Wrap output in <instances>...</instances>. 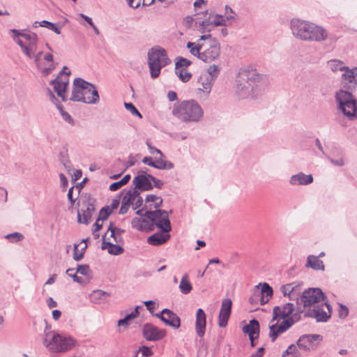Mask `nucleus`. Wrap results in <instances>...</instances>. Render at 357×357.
I'll list each match as a JSON object with an SVG mask.
<instances>
[{"label": "nucleus", "instance_id": "1", "mask_svg": "<svg viewBox=\"0 0 357 357\" xmlns=\"http://www.w3.org/2000/svg\"><path fill=\"white\" fill-rule=\"evenodd\" d=\"M25 42L20 38L15 40V43L20 47L23 54L29 59H34L38 69L43 76H47L55 69L53 55L50 53H45L43 56V52H36L38 49V37L36 33L29 31L25 36Z\"/></svg>", "mask_w": 357, "mask_h": 357}, {"label": "nucleus", "instance_id": "2", "mask_svg": "<svg viewBox=\"0 0 357 357\" xmlns=\"http://www.w3.org/2000/svg\"><path fill=\"white\" fill-rule=\"evenodd\" d=\"M266 78L255 70H241L237 76L236 95L239 99L256 98L261 94Z\"/></svg>", "mask_w": 357, "mask_h": 357}, {"label": "nucleus", "instance_id": "3", "mask_svg": "<svg viewBox=\"0 0 357 357\" xmlns=\"http://www.w3.org/2000/svg\"><path fill=\"white\" fill-rule=\"evenodd\" d=\"M292 34L301 40L322 42L328 37V33L322 26L314 23L294 19L291 21Z\"/></svg>", "mask_w": 357, "mask_h": 357}, {"label": "nucleus", "instance_id": "4", "mask_svg": "<svg viewBox=\"0 0 357 357\" xmlns=\"http://www.w3.org/2000/svg\"><path fill=\"white\" fill-rule=\"evenodd\" d=\"M44 346L51 352L63 353L77 346V341L72 336L57 333L54 331L47 333L43 338Z\"/></svg>", "mask_w": 357, "mask_h": 357}, {"label": "nucleus", "instance_id": "5", "mask_svg": "<svg viewBox=\"0 0 357 357\" xmlns=\"http://www.w3.org/2000/svg\"><path fill=\"white\" fill-rule=\"evenodd\" d=\"M172 113L183 122H198L204 115L202 107L194 100L175 104Z\"/></svg>", "mask_w": 357, "mask_h": 357}, {"label": "nucleus", "instance_id": "6", "mask_svg": "<svg viewBox=\"0 0 357 357\" xmlns=\"http://www.w3.org/2000/svg\"><path fill=\"white\" fill-rule=\"evenodd\" d=\"M124 232L123 229L110 223L107 231L102 236V250H107L109 254L112 255L122 254L124 251L122 246L123 243L122 235Z\"/></svg>", "mask_w": 357, "mask_h": 357}, {"label": "nucleus", "instance_id": "7", "mask_svg": "<svg viewBox=\"0 0 357 357\" xmlns=\"http://www.w3.org/2000/svg\"><path fill=\"white\" fill-rule=\"evenodd\" d=\"M353 91L338 89L335 93V100L337 108L349 120L357 117V100L353 95Z\"/></svg>", "mask_w": 357, "mask_h": 357}, {"label": "nucleus", "instance_id": "8", "mask_svg": "<svg viewBox=\"0 0 357 357\" xmlns=\"http://www.w3.org/2000/svg\"><path fill=\"white\" fill-rule=\"evenodd\" d=\"M147 59L151 77L153 79L157 78L161 69L171 62L166 50L160 46L151 48L148 52Z\"/></svg>", "mask_w": 357, "mask_h": 357}, {"label": "nucleus", "instance_id": "9", "mask_svg": "<svg viewBox=\"0 0 357 357\" xmlns=\"http://www.w3.org/2000/svg\"><path fill=\"white\" fill-rule=\"evenodd\" d=\"M200 40L204 41L200 60L205 63H211L218 59L220 54V45L218 41L211 34L201 36Z\"/></svg>", "mask_w": 357, "mask_h": 357}, {"label": "nucleus", "instance_id": "10", "mask_svg": "<svg viewBox=\"0 0 357 357\" xmlns=\"http://www.w3.org/2000/svg\"><path fill=\"white\" fill-rule=\"evenodd\" d=\"M302 312V309L298 307L296 309L291 303H287L282 307L276 306L273 310V318L271 322H274L278 318L282 319L283 320L294 317V319L297 321L300 317L299 313Z\"/></svg>", "mask_w": 357, "mask_h": 357}, {"label": "nucleus", "instance_id": "11", "mask_svg": "<svg viewBox=\"0 0 357 357\" xmlns=\"http://www.w3.org/2000/svg\"><path fill=\"white\" fill-rule=\"evenodd\" d=\"M89 92V82L77 77L74 79L72 86V92L70 100L75 102H87L86 96Z\"/></svg>", "mask_w": 357, "mask_h": 357}, {"label": "nucleus", "instance_id": "12", "mask_svg": "<svg viewBox=\"0 0 357 357\" xmlns=\"http://www.w3.org/2000/svg\"><path fill=\"white\" fill-rule=\"evenodd\" d=\"M324 294L319 288H312L305 290L301 296V302L303 304V307L316 306L320 303H323Z\"/></svg>", "mask_w": 357, "mask_h": 357}, {"label": "nucleus", "instance_id": "13", "mask_svg": "<svg viewBox=\"0 0 357 357\" xmlns=\"http://www.w3.org/2000/svg\"><path fill=\"white\" fill-rule=\"evenodd\" d=\"M340 89L353 91L357 86V67L349 68L342 73Z\"/></svg>", "mask_w": 357, "mask_h": 357}, {"label": "nucleus", "instance_id": "14", "mask_svg": "<svg viewBox=\"0 0 357 357\" xmlns=\"http://www.w3.org/2000/svg\"><path fill=\"white\" fill-rule=\"evenodd\" d=\"M142 333L148 341L157 342L164 338L167 335L165 329H160L153 324L146 323L143 326Z\"/></svg>", "mask_w": 357, "mask_h": 357}, {"label": "nucleus", "instance_id": "15", "mask_svg": "<svg viewBox=\"0 0 357 357\" xmlns=\"http://www.w3.org/2000/svg\"><path fill=\"white\" fill-rule=\"evenodd\" d=\"M307 316L314 318L317 322H326L331 317V305L326 303H320L308 312Z\"/></svg>", "mask_w": 357, "mask_h": 357}, {"label": "nucleus", "instance_id": "16", "mask_svg": "<svg viewBox=\"0 0 357 357\" xmlns=\"http://www.w3.org/2000/svg\"><path fill=\"white\" fill-rule=\"evenodd\" d=\"M295 322L296 320L294 319V317L283 320L279 326L278 325V321H271L269 326V336L271 338L272 342H274L280 334H282V333L286 331Z\"/></svg>", "mask_w": 357, "mask_h": 357}, {"label": "nucleus", "instance_id": "17", "mask_svg": "<svg viewBox=\"0 0 357 357\" xmlns=\"http://www.w3.org/2000/svg\"><path fill=\"white\" fill-rule=\"evenodd\" d=\"M213 81L209 78L208 74H200L197 82V96L206 98L211 91Z\"/></svg>", "mask_w": 357, "mask_h": 357}, {"label": "nucleus", "instance_id": "18", "mask_svg": "<svg viewBox=\"0 0 357 357\" xmlns=\"http://www.w3.org/2000/svg\"><path fill=\"white\" fill-rule=\"evenodd\" d=\"M232 302L230 298H225L222 301L221 308L218 315V326L224 328L227 325V322L231 314Z\"/></svg>", "mask_w": 357, "mask_h": 357}, {"label": "nucleus", "instance_id": "19", "mask_svg": "<svg viewBox=\"0 0 357 357\" xmlns=\"http://www.w3.org/2000/svg\"><path fill=\"white\" fill-rule=\"evenodd\" d=\"M149 175V174H145L144 172L143 174L134 177L132 183L135 187L132 189H136V190L138 191H146L151 190L153 188V185L151 183V178Z\"/></svg>", "mask_w": 357, "mask_h": 357}, {"label": "nucleus", "instance_id": "20", "mask_svg": "<svg viewBox=\"0 0 357 357\" xmlns=\"http://www.w3.org/2000/svg\"><path fill=\"white\" fill-rule=\"evenodd\" d=\"M50 84L54 85V91L57 93L58 96L61 98L63 101L66 100V89L69 84L68 77H64L63 79H61L59 77V76H58L54 80H52Z\"/></svg>", "mask_w": 357, "mask_h": 357}, {"label": "nucleus", "instance_id": "21", "mask_svg": "<svg viewBox=\"0 0 357 357\" xmlns=\"http://www.w3.org/2000/svg\"><path fill=\"white\" fill-rule=\"evenodd\" d=\"M321 336L317 334L303 335L298 340L296 344L299 349L308 351L314 341L321 340Z\"/></svg>", "mask_w": 357, "mask_h": 357}, {"label": "nucleus", "instance_id": "22", "mask_svg": "<svg viewBox=\"0 0 357 357\" xmlns=\"http://www.w3.org/2000/svg\"><path fill=\"white\" fill-rule=\"evenodd\" d=\"M89 218V202L85 199L79 200V208L77 211V221L79 223L88 224Z\"/></svg>", "mask_w": 357, "mask_h": 357}, {"label": "nucleus", "instance_id": "23", "mask_svg": "<svg viewBox=\"0 0 357 357\" xmlns=\"http://www.w3.org/2000/svg\"><path fill=\"white\" fill-rule=\"evenodd\" d=\"M206 316L204 311L199 308L196 312L195 330L197 335L202 337L205 334Z\"/></svg>", "mask_w": 357, "mask_h": 357}, {"label": "nucleus", "instance_id": "24", "mask_svg": "<svg viewBox=\"0 0 357 357\" xmlns=\"http://www.w3.org/2000/svg\"><path fill=\"white\" fill-rule=\"evenodd\" d=\"M163 312L166 313V315L162 318V321L175 329L180 327L181 319L176 313L166 308L163 309Z\"/></svg>", "mask_w": 357, "mask_h": 357}, {"label": "nucleus", "instance_id": "25", "mask_svg": "<svg viewBox=\"0 0 357 357\" xmlns=\"http://www.w3.org/2000/svg\"><path fill=\"white\" fill-rule=\"evenodd\" d=\"M313 182V176L312 174H305L300 172L291 176L289 183L293 185H305Z\"/></svg>", "mask_w": 357, "mask_h": 357}, {"label": "nucleus", "instance_id": "26", "mask_svg": "<svg viewBox=\"0 0 357 357\" xmlns=\"http://www.w3.org/2000/svg\"><path fill=\"white\" fill-rule=\"evenodd\" d=\"M170 238L169 234L157 232L148 238L147 242L149 245L157 246L167 242Z\"/></svg>", "mask_w": 357, "mask_h": 357}, {"label": "nucleus", "instance_id": "27", "mask_svg": "<svg viewBox=\"0 0 357 357\" xmlns=\"http://www.w3.org/2000/svg\"><path fill=\"white\" fill-rule=\"evenodd\" d=\"M257 294L258 296H260L261 304L264 305L272 297L273 289L267 283H264L261 285V290H257Z\"/></svg>", "mask_w": 357, "mask_h": 357}, {"label": "nucleus", "instance_id": "28", "mask_svg": "<svg viewBox=\"0 0 357 357\" xmlns=\"http://www.w3.org/2000/svg\"><path fill=\"white\" fill-rule=\"evenodd\" d=\"M89 238L83 239L80 243L74 244L73 259L75 261H79L82 259L86 249L87 248V241Z\"/></svg>", "mask_w": 357, "mask_h": 357}, {"label": "nucleus", "instance_id": "29", "mask_svg": "<svg viewBox=\"0 0 357 357\" xmlns=\"http://www.w3.org/2000/svg\"><path fill=\"white\" fill-rule=\"evenodd\" d=\"M243 332L249 335V337L254 336L256 335V337L259 336V321L256 319H252L249 321L248 325H245L243 327Z\"/></svg>", "mask_w": 357, "mask_h": 357}, {"label": "nucleus", "instance_id": "30", "mask_svg": "<svg viewBox=\"0 0 357 357\" xmlns=\"http://www.w3.org/2000/svg\"><path fill=\"white\" fill-rule=\"evenodd\" d=\"M306 267H310L314 270H324V265L323 261L319 259V257L314 255H309L307 258L305 264Z\"/></svg>", "mask_w": 357, "mask_h": 357}, {"label": "nucleus", "instance_id": "31", "mask_svg": "<svg viewBox=\"0 0 357 357\" xmlns=\"http://www.w3.org/2000/svg\"><path fill=\"white\" fill-rule=\"evenodd\" d=\"M204 47V41L200 40V38L197 40V43L188 42L187 43V47L189 49L190 52L200 59L202 54L201 50Z\"/></svg>", "mask_w": 357, "mask_h": 357}, {"label": "nucleus", "instance_id": "32", "mask_svg": "<svg viewBox=\"0 0 357 357\" xmlns=\"http://www.w3.org/2000/svg\"><path fill=\"white\" fill-rule=\"evenodd\" d=\"M109 296V294L106 291L95 290L91 293V301L96 303H102L107 301Z\"/></svg>", "mask_w": 357, "mask_h": 357}, {"label": "nucleus", "instance_id": "33", "mask_svg": "<svg viewBox=\"0 0 357 357\" xmlns=\"http://www.w3.org/2000/svg\"><path fill=\"white\" fill-rule=\"evenodd\" d=\"M120 203V197L112 199L110 206H105L100 210V215L103 218H107L114 209H116Z\"/></svg>", "mask_w": 357, "mask_h": 357}, {"label": "nucleus", "instance_id": "34", "mask_svg": "<svg viewBox=\"0 0 357 357\" xmlns=\"http://www.w3.org/2000/svg\"><path fill=\"white\" fill-rule=\"evenodd\" d=\"M328 66L334 73H337L339 72L343 73L346 69L348 68L343 61L337 59L328 61Z\"/></svg>", "mask_w": 357, "mask_h": 357}, {"label": "nucleus", "instance_id": "35", "mask_svg": "<svg viewBox=\"0 0 357 357\" xmlns=\"http://www.w3.org/2000/svg\"><path fill=\"white\" fill-rule=\"evenodd\" d=\"M167 213V211L163 210H155L154 211H146L144 215L156 225L157 222L162 219V218L165 217L164 215Z\"/></svg>", "mask_w": 357, "mask_h": 357}, {"label": "nucleus", "instance_id": "36", "mask_svg": "<svg viewBox=\"0 0 357 357\" xmlns=\"http://www.w3.org/2000/svg\"><path fill=\"white\" fill-rule=\"evenodd\" d=\"M38 26L46 27L53 31L56 34L61 33V28L59 26H58L56 24L50 22L47 20H43L41 22H34L33 24V28H37Z\"/></svg>", "mask_w": 357, "mask_h": 357}, {"label": "nucleus", "instance_id": "37", "mask_svg": "<svg viewBox=\"0 0 357 357\" xmlns=\"http://www.w3.org/2000/svg\"><path fill=\"white\" fill-rule=\"evenodd\" d=\"M139 306H137L134 311L131 312L130 313L126 315V317L123 319H119L118 321V326L119 327H123L124 328H127L129 325V321L138 317L139 312H138Z\"/></svg>", "mask_w": 357, "mask_h": 357}, {"label": "nucleus", "instance_id": "38", "mask_svg": "<svg viewBox=\"0 0 357 357\" xmlns=\"http://www.w3.org/2000/svg\"><path fill=\"white\" fill-rule=\"evenodd\" d=\"M192 289V284L188 280V275L185 274L180 282L179 289L182 294H188Z\"/></svg>", "mask_w": 357, "mask_h": 357}, {"label": "nucleus", "instance_id": "39", "mask_svg": "<svg viewBox=\"0 0 357 357\" xmlns=\"http://www.w3.org/2000/svg\"><path fill=\"white\" fill-rule=\"evenodd\" d=\"M212 17V14H209V16L208 18L202 20L199 26V30L202 33H206L209 32L212 30L213 28L215 26H213V24L212 21L211 20V18Z\"/></svg>", "mask_w": 357, "mask_h": 357}, {"label": "nucleus", "instance_id": "40", "mask_svg": "<svg viewBox=\"0 0 357 357\" xmlns=\"http://www.w3.org/2000/svg\"><path fill=\"white\" fill-rule=\"evenodd\" d=\"M164 215L165 217L162 218V219H161L160 221H158L155 225L163 232L168 234V232L171 230V224L168 218V213Z\"/></svg>", "mask_w": 357, "mask_h": 357}, {"label": "nucleus", "instance_id": "41", "mask_svg": "<svg viewBox=\"0 0 357 357\" xmlns=\"http://www.w3.org/2000/svg\"><path fill=\"white\" fill-rule=\"evenodd\" d=\"M137 197V190L136 189H130L128 190L122 199V202L130 206L134 205L135 197Z\"/></svg>", "mask_w": 357, "mask_h": 357}, {"label": "nucleus", "instance_id": "42", "mask_svg": "<svg viewBox=\"0 0 357 357\" xmlns=\"http://www.w3.org/2000/svg\"><path fill=\"white\" fill-rule=\"evenodd\" d=\"M298 287L294 283L287 284L281 287V291L284 296H289L290 298L296 295V289Z\"/></svg>", "mask_w": 357, "mask_h": 357}, {"label": "nucleus", "instance_id": "43", "mask_svg": "<svg viewBox=\"0 0 357 357\" xmlns=\"http://www.w3.org/2000/svg\"><path fill=\"white\" fill-rule=\"evenodd\" d=\"M130 179V174L125 175L120 181L112 183L109 187V190L116 191L120 189L121 187L126 185L129 182Z\"/></svg>", "mask_w": 357, "mask_h": 357}, {"label": "nucleus", "instance_id": "44", "mask_svg": "<svg viewBox=\"0 0 357 357\" xmlns=\"http://www.w3.org/2000/svg\"><path fill=\"white\" fill-rule=\"evenodd\" d=\"M220 71V67L217 65L213 64L212 66H210L206 70L202 71L201 73L208 74L209 78L214 82L216 77L218 76Z\"/></svg>", "mask_w": 357, "mask_h": 357}, {"label": "nucleus", "instance_id": "45", "mask_svg": "<svg viewBox=\"0 0 357 357\" xmlns=\"http://www.w3.org/2000/svg\"><path fill=\"white\" fill-rule=\"evenodd\" d=\"M158 169H171L174 167L172 162L167 160H163L161 158L156 159L154 161V167Z\"/></svg>", "mask_w": 357, "mask_h": 357}, {"label": "nucleus", "instance_id": "46", "mask_svg": "<svg viewBox=\"0 0 357 357\" xmlns=\"http://www.w3.org/2000/svg\"><path fill=\"white\" fill-rule=\"evenodd\" d=\"M300 355L297 347L295 344H291L283 351L282 357H299Z\"/></svg>", "mask_w": 357, "mask_h": 357}, {"label": "nucleus", "instance_id": "47", "mask_svg": "<svg viewBox=\"0 0 357 357\" xmlns=\"http://www.w3.org/2000/svg\"><path fill=\"white\" fill-rule=\"evenodd\" d=\"M146 202H153L155 208H159L162 204V199L154 195H148L145 199Z\"/></svg>", "mask_w": 357, "mask_h": 357}, {"label": "nucleus", "instance_id": "48", "mask_svg": "<svg viewBox=\"0 0 357 357\" xmlns=\"http://www.w3.org/2000/svg\"><path fill=\"white\" fill-rule=\"evenodd\" d=\"M225 10V17L227 22L228 21H235L236 20L237 15L230 6L226 5Z\"/></svg>", "mask_w": 357, "mask_h": 357}, {"label": "nucleus", "instance_id": "49", "mask_svg": "<svg viewBox=\"0 0 357 357\" xmlns=\"http://www.w3.org/2000/svg\"><path fill=\"white\" fill-rule=\"evenodd\" d=\"M191 64V61L183 57H178L176 62V69L186 68Z\"/></svg>", "mask_w": 357, "mask_h": 357}, {"label": "nucleus", "instance_id": "50", "mask_svg": "<svg viewBox=\"0 0 357 357\" xmlns=\"http://www.w3.org/2000/svg\"><path fill=\"white\" fill-rule=\"evenodd\" d=\"M176 73L178 74L180 79L183 82H186L190 80V79L192 77L191 73H190L186 69L182 68L177 70Z\"/></svg>", "mask_w": 357, "mask_h": 357}, {"label": "nucleus", "instance_id": "51", "mask_svg": "<svg viewBox=\"0 0 357 357\" xmlns=\"http://www.w3.org/2000/svg\"><path fill=\"white\" fill-rule=\"evenodd\" d=\"M214 26H226L227 21L225 16L216 14L214 15V19L211 20Z\"/></svg>", "mask_w": 357, "mask_h": 357}, {"label": "nucleus", "instance_id": "52", "mask_svg": "<svg viewBox=\"0 0 357 357\" xmlns=\"http://www.w3.org/2000/svg\"><path fill=\"white\" fill-rule=\"evenodd\" d=\"M125 108L129 111L132 115L137 116L140 119L142 118V114L140 112L137 110V109L135 107V106L131 103V102H124Z\"/></svg>", "mask_w": 357, "mask_h": 357}, {"label": "nucleus", "instance_id": "53", "mask_svg": "<svg viewBox=\"0 0 357 357\" xmlns=\"http://www.w3.org/2000/svg\"><path fill=\"white\" fill-rule=\"evenodd\" d=\"M6 238L12 243L18 242L24 238V236L18 232L9 234L6 236Z\"/></svg>", "mask_w": 357, "mask_h": 357}, {"label": "nucleus", "instance_id": "54", "mask_svg": "<svg viewBox=\"0 0 357 357\" xmlns=\"http://www.w3.org/2000/svg\"><path fill=\"white\" fill-rule=\"evenodd\" d=\"M144 223H146L145 220H142L141 218H135L132 220V227L139 231H142L144 229Z\"/></svg>", "mask_w": 357, "mask_h": 357}, {"label": "nucleus", "instance_id": "55", "mask_svg": "<svg viewBox=\"0 0 357 357\" xmlns=\"http://www.w3.org/2000/svg\"><path fill=\"white\" fill-rule=\"evenodd\" d=\"M107 218H103L102 215H100V211L99 212V217L96 221L93 226L96 227L94 231L93 232V234L94 235L95 238L98 237V234H96V231H98L102 226V222L104 220H106Z\"/></svg>", "mask_w": 357, "mask_h": 357}, {"label": "nucleus", "instance_id": "56", "mask_svg": "<svg viewBox=\"0 0 357 357\" xmlns=\"http://www.w3.org/2000/svg\"><path fill=\"white\" fill-rule=\"evenodd\" d=\"M58 108L59 109L60 114L63 119L69 124L73 125L74 122L71 116L67 112H66L61 107H59Z\"/></svg>", "mask_w": 357, "mask_h": 357}, {"label": "nucleus", "instance_id": "57", "mask_svg": "<svg viewBox=\"0 0 357 357\" xmlns=\"http://www.w3.org/2000/svg\"><path fill=\"white\" fill-rule=\"evenodd\" d=\"M76 273L82 275L84 277H89V266L87 265H79L77 268Z\"/></svg>", "mask_w": 357, "mask_h": 357}, {"label": "nucleus", "instance_id": "58", "mask_svg": "<svg viewBox=\"0 0 357 357\" xmlns=\"http://www.w3.org/2000/svg\"><path fill=\"white\" fill-rule=\"evenodd\" d=\"M91 89H93L91 91L92 97L91 98V104H96L99 101V95L98 92L96 89V86L91 83Z\"/></svg>", "mask_w": 357, "mask_h": 357}, {"label": "nucleus", "instance_id": "59", "mask_svg": "<svg viewBox=\"0 0 357 357\" xmlns=\"http://www.w3.org/2000/svg\"><path fill=\"white\" fill-rule=\"evenodd\" d=\"M349 314V309L346 305L340 304L338 310V316L340 319L346 318Z\"/></svg>", "mask_w": 357, "mask_h": 357}, {"label": "nucleus", "instance_id": "60", "mask_svg": "<svg viewBox=\"0 0 357 357\" xmlns=\"http://www.w3.org/2000/svg\"><path fill=\"white\" fill-rule=\"evenodd\" d=\"M10 32H12L13 33V40L15 41V40H17V38H20V37H22V38H25V36L27 35V33H29V31H20V30H17V29H10Z\"/></svg>", "mask_w": 357, "mask_h": 357}, {"label": "nucleus", "instance_id": "61", "mask_svg": "<svg viewBox=\"0 0 357 357\" xmlns=\"http://www.w3.org/2000/svg\"><path fill=\"white\" fill-rule=\"evenodd\" d=\"M74 18L80 24H85L84 22L89 24V17L82 13L76 14Z\"/></svg>", "mask_w": 357, "mask_h": 357}, {"label": "nucleus", "instance_id": "62", "mask_svg": "<svg viewBox=\"0 0 357 357\" xmlns=\"http://www.w3.org/2000/svg\"><path fill=\"white\" fill-rule=\"evenodd\" d=\"M139 352H141L142 356L149 357L153 355V351L150 347L143 346L139 349Z\"/></svg>", "mask_w": 357, "mask_h": 357}, {"label": "nucleus", "instance_id": "63", "mask_svg": "<svg viewBox=\"0 0 357 357\" xmlns=\"http://www.w3.org/2000/svg\"><path fill=\"white\" fill-rule=\"evenodd\" d=\"M89 280V277L78 276V275H75V277H74V281L77 282V283H79L82 285L86 284L88 283Z\"/></svg>", "mask_w": 357, "mask_h": 357}, {"label": "nucleus", "instance_id": "64", "mask_svg": "<svg viewBox=\"0 0 357 357\" xmlns=\"http://www.w3.org/2000/svg\"><path fill=\"white\" fill-rule=\"evenodd\" d=\"M59 178L61 182V186L63 188V190H65L68 187V179L63 173L59 174Z\"/></svg>", "mask_w": 357, "mask_h": 357}]
</instances>
